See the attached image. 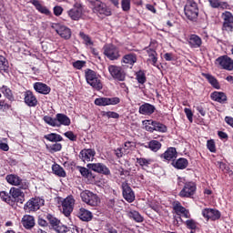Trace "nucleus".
Wrapping results in <instances>:
<instances>
[{
    "mask_svg": "<svg viewBox=\"0 0 233 233\" xmlns=\"http://www.w3.org/2000/svg\"><path fill=\"white\" fill-rule=\"evenodd\" d=\"M172 165L178 170H184V168L188 167V160H187V158H178L177 160H174Z\"/></svg>",
    "mask_w": 233,
    "mask_h": 233,
    "instance_id": "obj_32",
    "label": "nucleus"
},
{
    "mask_svg": "<svg viewBox=\"0 0 233 233\" xmlns=\"http://www.w3.org/2000/svg\"><path fill=\"white\" fill-rule=\"evenodd\" d=\"M161 143L157 140H151L147 143V146H145L146 148H150L152 152L161 150Z\"/></svg>",
    "mask_w": 233,
    "mask_h": 233,
    "instance_id": "obj_38",
    "label": "nucleus"
},
{
    "mask_svg": "<svg viewBox=\"0 0 233 233\" xmlns=\"http://www.w3.org/2000/svg\"><path fill=\"white\" fill-rule=\"evenodd\" d=\"M210 97L212 101H216L217 103L225 104L227 103V94L224 92L214 91L211 93Z\"/></svg>",
    "mask_w": 233,
    "mask_h": 233,
    "instance_id": "obj_27",
    "label": "nucleus"
},
{
    "mask_svg": "<svg viewBox=\"0 0 233 233\" xmlns=\"http://www.w3.org/2000/svg\"><path fill=\"white\" fill-rule=\"evenodd\" d=\"M77 168L83 177H92V171H90V168L83 167L81 166H78Z\"/></svg>",
    "mask_w": 233,
    "mask_h": 233,
    "instance_id": "obj_44",
    "label": "nucleus"
},
{
    "mask_svg": "<svg viewBox=\"0 0 233 233\" xmlns=\"http://www.w3.org/2000/svg\"><path fill=\"white\" fill-rule=\"evenodd\" d=\"M181 223H183V218H181V217L179 216H174L173 218V225L174 227H179V225H181Z\"/></svg>",
    "mask_w": 233,
    "mask_h": 233,
    "instance_id": "obj_60",
    "label": "nucleus"
},
{
    "mask_svg": "<svg viewBox=\"0 0 233 233\" xmlns=\"http://www.w3.org/2000/svg\"><path fill=\"white\" fill-rule=\"evenodd\" d=\"M61 148H63V146L59 143H56V144H53L52 146H50V149L53 152H60Z\"/></svg>",
    "mask_w": 233,
    "mask_h": 233,
    "instance_id": "obj_61",
    "label": "nucleus"
},
{
    "mask_svg": "<svg viewBox=\"0 0 233 233\" xmlns=\"http://www.w3.org/2000/svg\"><path fill=\"white\" fill-rule=\"evenodd\" d=\"M45 205V199L39 198H33L29 199L24 206L25 212H35Z\"/></svg>",
    "mask_w": 233,
    "mask_h": 233,
    "instance_id": "obj_8",
    "label": "nucleus"
},
{
    "mask_svg": "<svg viewBox=\"0 0 233 233\" xmlns=\"http://www.w3.org/2000/svg\"><path fill=\"white\" fill-rule=\"evenodd\" d=\"M31 3L35 5V9L40 12V14L50 15V10H48L46 6L41 5V3L38 0H31Z\"/></svg>",
    "mask_w": 233,
    "mask_h": 233,
    "instance_id": "obj_33",
    "label": "nucleus"
},
{
    "mask_svg": "<svg viewBox=\"0 0 233 233\" xmlns=\"http://www.w3.org/2000/svg\"><path fill=\"white\" fill-rule=\"evenodd\" d=\"M56 127H59L61 125L64 127H70V117L65 114L58 113L56 115Z\"/></svg>",
    "mask_w": 233,
    "mask_h": 233,
    "instance_id": "obj_25",
    "label": "nucleus"
},
{
    "mask_svg": "<svg viewBox=\"0 0 233 233\" xmlns=\"http://www.w3.org/2000/svg\"><path fill=\"white\" fill-rule=\"evenodd\" d=\"M137 80L140 85H145V83H147V76L145 75V72L141 70L137 72Z\"/></svg>",
    "mask_w": 233,
    "mask_h": 233,
    "instance_id": "obj_46",
    "label": "nucleus"
},
{
    "mask_svg": "<svg viewBox=\"0 0 233 233\" xmlns=\"http://www.w3.org/2000/svg\"><path fill=\"white\" fill-rule=\"evenodd\" d=\"M176 157H177L176 147H168L160 155V158L163 159V161H175Z\"/></svg>",
    "mask_w": 233,
    "mask_h": 233,
    "instance_id": "obj_21",
    "label": "nucleus"
},
{
    "mask_svg": "<svg viewBox=\"0 0 233 233\" xmlns=\"http://www.w3.org/2000/svg\"><path fill=\"white\" fill-rule=\"evenodd\" d=\"M147 52L149 57L147 61H151L153 66H157V53L156 52V50L149 48L147 50Z\"/></svg>",
    "mask_w": 233,
    "mask_h": 233,
    "instance_id": "obj_39",
    "label": "nucleus"
},
{
    "mask_svg": "<svg viewBox=\"0 0 233 233\" xmlns=\"http://www.w3.org/2000/svg\"><path fill=\"white\" fill-rule=\"evenodd\" d=\"M184 112L189 121V123H192L194 121L193 117H194V113H192V109L190 108H185Z\"/></svg>",
    "mask_w": 233,
    "mask_h": 233,
    "instance_id": "obj_57",
    "label": "nucleus"
},
{
    "mask_svg": "<svg viewBox=\"0 0 233 233\" xmlns=\"http://www.w3.org/2000/svg\"><path fill=\"white\" fill-rule=\"evenodd\" d=\"M184 12L186 17L189 21H196L198 15H199V8L198 7V3L194 0H187L184 7Z\"/></svg>",
    "mask_w": 233,
    "mask_h": 233,
    "instance_id": "obj_1",
    "label": "nucleus"
},
{
    "mask_svg": "<svg viewBox=\"0 0 233 233\" xmlns=\"http://www.w3.org/2000/svg\"><path fill=\"white\" fill-rule=\"evenodd\" d=\"M196 183L194 182H187L184 185V187L179 192L180 198H192L196 194L197 190Z\"/></svg>",
    "mask_w": 233,
    "mask_h": 233,
    "instance_id": "obj_12",
    "label": "nucleus"
},
{
    "mask_svg": "<svg viewBox=\"0 0 233 233\" xmlns=\"http://www.w3.org/2000/svg\"><path fill=\"white\" fill-rule=\"evenodd\" d=\"M24 101L27 106H37V98L30 90H27L24 93Z\"/></svg>",
    "mask_w": 233,
    "mask_h": 233,
    "instance_id": "obj_22",
    "label": "nucleus"
},
{
    "mask_svg": "<svg viewBox=\"0 0 233 233\" xmlns=\"http://www.w3.org/2000/svg\"><path fill=\"white\" fill-rule=\"evenodd\" d=\"M44 121L50 127H56L57 125V120L56 118H52V116H45Z\"/></svg>",
    "mask_w": 233,
    "mask_h": 233,
    "instance_id": "obj_49",
    "label": "nucleus"
},
{
    "mask_svg": "<svg viewBox=\"0 0 233 233\" xmlns=\"http://www.w3.org/2000/svg\"><path fill=\"white\" fill-rule=\"evenodd\" d=\"M137 163H138V165H140V167H148V165H150V163H152V159H147V158H137Z\"/></svg>",
    "mask_w": 233,
    "mask_h": 233,
    "instance_id": "obj_52",
    "label": "nucleus"
},
{
    "mask_svg": "<svg viewBox=\"0 0 233 233\" xmlns=\"http://www.w3.org/2000/svg\"><path fill=\"white\" fill-rule=\"evenodd\" d=\"M102 116L105 117H108V119H119V115L114 111H104Z\"/></svg>",
    "mask_w": 233,
    "mask_h": 233,
    "instance_id": "obj_47",
    "label": "nucleus"
},
{
    "mask_svg": "<svg viewBox=\"0 0 233 233\" xmlns=\"http://www.w3.org/2000/svg\"><path fill=\"white\" fill-rule=\"evenodd\" d=\"M1 92L4 94L5 97L9 99V101H14V95L12 94V90L8 88L6 86H3L1 87Z\"/></svg>",
    "mask_w": 233,
    "mask_h": 233,
    "instance_id": "obj_42",
    "label": "nucleus"
},
{
    "mask_svg": "<svg viewBox=\"0 0 233 233\" xmlns=\"http://www.w3.org/2000/svg\"><path fill=\"white\" fill-rule=\"evenodd\" d=\"M56 32L63 39H70V37H72V31L70 30V28H68V27H66L65 25H59L56 29Z\"/></svg>",
    "mask_w": 233,
    "mask_h": 233,
    "instance_id": "obj_26",
    "label": "nucleus"
},
{
    "mask_svg": "<svg viewBox=\"0 0 233 233\" xmlns=\"http://www.w3.org/2000/svg\"><path fill=\"white\" fill-rule=\"evenodd\" d=\"M121 103V99L119 97H99L95 99V105L96 106H108L110 105H119Z\"/></svg>",
    "mask_w": 233,
    "mask_h": 233,
    "instance_id": "obj_11",
    "label": "nucleus"
},
{
    "mask_svg": "<svg viewBox=\"0 0 233 233\" xmlns=\"http://www.w3.org/2000/svg\"><path fill=\"white\" fill-rule=\"evenodd\" d=\"M68 15L73 21H79L83 15V10L79 7H74L68 11Z\"/></svg>",
    "mask_w": 233,
    "mask_h": 233,
    "instance_id": "obj_30",
    "label": "nucleus"
},
{
    "mask_svg": "<svg viewBox=\"0 0 233 233\" xmlns=\"http://www.w3.org/2000/svg\"><path fill=\"white\" fill-rule=\"evenodd\" d=\"M86 167L89 168V170H93V172H96L97 174L110 176V169L103 163L87 164Z\"/></svg>",
    "mask_w": 233,
    "mask_h": 233,
    "instance_id": "obj_13",
    "label": "nucleus"
},
{
    "mask_svg": "<svg viewBox=\"0 0 233 233\" xmlns=\"http://www.w3.org/2000/svg\"><path fill=\"white\" fill-rule=\"evenodd\" d=\"M80 231H81V228H77L76 226H71L67 228V232L79 233Z\"/></svg>",
    "mask_w": 233,
    "mask_h": 233,
    "instance_id": "obj_63",
    "label": "nucleus"
},
{
    "mask_svg": "<svg viewBox=\"0 0 233 233\" xmlns=\"http://www.w3.org/2000/svg\"><path fill=\"white\" fill-rule=\"evenodd\" d=\"M104 55L106 56L107 59H110V61H116V59L121 57L119 47L112 44L104 46Z\"/></svg>",
    "mask_w": 233,
    "mask_h": 233,
    "instance_id": "obj_9",
    "label": "nucleus"
},
{
    "mask_svg": "<svg viewBox=\"0 0 233 233\" xmlns=\"http://www.w3.org/2000/svg\"><path fill=\"white\" fill-rule=\"evenodd\" d=\"M218 136L220 139H224V141H228V135L226 132L223 131H218Z\"/></svg>",
    "mask_w": 233,
    "mask_h": 233,
    "instance_id": "obj_62",
    "label": "nucleus"
},
{
    "mask_svg": "<svg viewBox=\"0 0 233 233\" xmlns=\"http://www.w3.org/2000/svg\"><path fill=\"white\" fill-rule=\"evenodd\" d=\"M108 72L113 79H116V81H125V73L121 66L111 65L108 66Z\"/></svg>",
    "mask_w": 233,
    "mask_h": 233,
    "instance_id": "obj_16",
    "label": "nucleus"
},
{
    "mask_svg": "<svg viewBox=\"0 0 233 233\" xmlns=\"http://www.w3.org/2000/svg\"><path fill=\"white\" fill-rule=\"evenodd\" d=\"M130 3H131V0L121 1V8L123 12H130Z\"/></svg>",
    "mask_w": 233,
    "mask_h": 233,
    "instance_id": "obj_51",
    "label": "nucleus"
},
{
    "mask_svg": "<svg viewBox=\"0 0 233 233\" xmlns=\"http://www.w3.org/2000/svg\"><path fill=\"white\" fill-rule=\"evenodd\" d=\"M9 194L16 203H20V205L25 203V193L20 187H11Z\"/></svg>",
    "mask_w": 233,
    "mask_h": 233,
    "instance_id": "obj_18",
    "label": "nucleus"
},
{
    "mask_svg": "<svg viewBox=\"0 0 233 233\" xmlns=\"http://www.w3.org/2000/svg\"><path fill=\"white\" fill-rule=\"evenodd\" d=\"M137 61V56L134 53L127 54L122 58V63H125L126 65H134Z\"/></svg>",
    "mask_w": 233,
    "mask_h": 233,
    "instance_id": "obj_36",
    "label": "nucleus"
},
{
    "mask_svg": "<svg viewBox=\"0 0 233 233\" xmlns=\"http://www.w3.org/2000/svg\"><path fill=\"white\" fill-rule=\"evenodd\" d=\"M106 207L110 210H116V199L110 198L106 200Z\"/></svg>",
    "mask_w": 233,
    "mask_h": 233,
    "instance_id": "obj_59",
    "label": "nucleus"
},
{
    "mask_svg": "<svg viewBox=\"0 0 233 233\" xmlns=\"http://www.w3.org/2000/svg\"><path fill=\"white\" fill-rule=\"evenodd\" d=\"M215 65L221 70H227L228 72H232L233 70V60L227 55L218 56L215 60Z\"/></svg>",
    "mask_w": 233,
    "mask_h": 233,
    "instance_id": "obj_5",
    "label": "nucleus"
},
{
    "mask_svg": "<svg viewBox=\"0 0 233 233\" xmlns=\"http://www.w3.org/2000/svg\"><path fill=\"white\" fill-rule=\"evenodd\" d=\"M209 5L212 8H222L225 10L228 6V4L226 2H221V0H208Z\"/></svg>",
    "mask_w": 233,
    "mask_h": 233,
    "instance_id": "obj_40",
    "label": "nucleus"
},
{
    "mask_svg": "<svg viewBox=\"0 0 233 233\" xmlns=\"http://www.w3.org/2000/svg\"><path fill=\"white\" fill-rule=\"evenodd\" d=\"M5 179L9 185H12L13 187H18V188H21L22 190H28V187L30 183H28V180L21 178L19 176L15 174H10L5 177Z\"/></svg>",
    "mask_w": 233,
    "mask_h": 233,
    "instance_id": "obj_4",
    "label": "nucleus"
},
{
    "mask_svg": "<svg viewBox=\"0 0 233 233\" xmlns=\"http://www.w3.org/2000/svg\"><path fill=\"white\" fill-rule=\"evenodd\" d=\"M91 5L94 6L93 12L95 14H99L100 15H105L106 17L112 15V9H110L106 4L101 2V0L98 2L91 1Z\"/></svg>",
    "mask_w": 233,
    "mask_h": 233,
    "instance_id": "obj_6",
    "label": "nucleus"
},
{
    "mask_svg": "<svg viewBox=\"0 0 233 233\" xmlns=\"http://www.w3.org/2000/svg\"><path fill=\"white\" fill-rule=\"evenodd\" d=\"M78 218L82 221H92V212H90L87 209H85V208H81L78 212Z\"/></svg>",
    "mask_w": 233,
    "mask_h": 233,
    "instance_id": "obj_31",
    "label": "nucleus"
},
{
    "mask_svg": "<svg viewBox=\"0 0 233 233\" xmlns=\"http://www.w3.org/2000/svg\"><path fill=\"white\" fill-rule=\"evenodd\" d=\"M142 125L147 132H161L165 134L167 130V127L164 124L155 120H143Z\"/></svg>",
    "mask_w": 233,
    "mask_h": 233,
    "instance_id": "obj_3",
    "label": "nucleus"
},
{
    "mask_svg": "<svg viewBox=\"0 0 233 233\" xmlns=\"http://www.w3.org/2000/svg\"><path fill=\"white\" fill-rule=\"evenodd\" d=\"M62 205V213L66 218H68L72 212H74V206L76 205V199L72 195L67 196L61 201Z\"/></svg>",
    "mask_w": 233,
    "mask_h": 233,
    "instance_id": "obj_7",
    "label": "nucleus"
},
{
    "mask_svg": "<svg viewBox=\"0 0 233 233\" xmlns=\"http://www.w3.org/2000/svg\"><path fill=\"white\" fill-rule=\"evenodd\" d=\"M44 137L46 141H50L51 143H59V141H63V137L57 133H50L45 135Z\"/></svg>",
    "mask_w": 233,
    "mask_h": 233,
    "instance_id": "obj_35",
    "label": "nucleus"
},
{
    "mask_svg": "<svg viewBox=\"0 0 233 233\" xmlns=\"http://www.w3.org/2000/svg\"><path fill=\"white\" fill-rule=\"evenodd\" d=\"M128 218H130L131 219H134V221H136L137 223H143V216H141V214H139V212L133 210L127 213Z\"/></svg>",
    "mask_w": 233,
    "mask_h": 233,
    "instance_id": "obj_41",
    "label": "nucleus"
},
{
    "mask_svg": "<svg viewBox=\"0 0 233 233\" xmlns=\"http://www.w3.org/2000/svg\"><path fill=\"white\" fill-rule=\"evenodd\" d=\"M85 65H86V62L83 60H77L73 63V66L74 68H76V70H81V68H83Z\"/></svg>",
    "mask_w": 233,
    "mask_h": 233,
    "instance_id": "obj_56",
    "label": "nucleus"
},
{
    "mask_svg": "<svg viewBox=\"0 0 233 233\" xmlns=\"http://www.w3.org/2000/svg\"><path fill=\"white\" fill-rule=\"evenodd\" d=\"M79 157L82 161H84V163L94 161V157H96V150L92 148L82 149L80 151Z\"/></svg>",
    "mask_w": 233,
    "mask_h": 233,
    "instance_id": "obj_20",
    "label": "nucleus"
},
{
    "mask_svg": "<svg viewBox=\"0 0 233 233\" xmlns=\"http://www.w3.org/2000/svg\"><path fill=\"white\" fill-rule=\"evenodd\" d=\"M139 114L142 116H152L156 112V106L154 105L145 103L139 106Z\"/></svg>",
    "mask_w": 233,
    "mask_h": 233,
    "instance_id": "obj_23",
    "label": "nucleus"
},
{
    "mask_svg": "<svg viewBox=\"0 0 233 233\" xmlns=\"http://www.w3.org/2000/svg\"><path fill=\"white\" fill-rule=\"evenodd\" d=\"M203 76L208 79V83L213 86V88H216L217 90H219L221 88V86H219V82L214 76L210 74H203Z\"/></svg>",
    "mask_w": 233,
    "mask_h": 233,
    "instance_id": "obj_34",
    "label": "nucleus"
},
{
    "mask_svg": "<svg viewBox=\"0 0 233 233\" xmlns=\"http://www.w3.org/2000/svg\"><path fill=\"white\" fill-rule=\"evenodd\" d=\"M79 35L81 38H83V40L85 41L87 46H92V45H94V42H92V39L90 38V36H88V35H86L85 33L80 32Z\"/></svg>",
    "mask_w": 233,
    "mask_h": 233,
    "instance_id": "obj_50",
    "label": "nucleus"
},
{
    "mask_svg": "<svg viewBox=\"0 0 233 233\" xmlns=\"http://www.w3.org/2000/svg\"><path fill=\"white\" fill-rule=\"evenodd\" d=\"M86 81L90 86L96 88V90H101L103 88V84L99 79L97 73L92 69H86L85 71Z\"/></svg>",
    "mask_w": 233,
    "mask_h": 233,
    "instance_id": "obj_2",
    "label": "nucleus"
},
{
    "mask_svg": "<svg viewBox=\"0 0 233 233\" xmlns=\"http://www.w3.org/2000/svg\"><path fill=\"white\" fill-rule=\"evenodd\" d=\"M55 230H56L57 233H66V232H68V227H66V226H65V225L58 224V225L55 228Z\"/></svg>",
    "mask_w": 233,
    "mask_h": 233,
    "instance_id": "obj_55",
    "label": "nucleus"
},
{
    "mask_svg": "<svg viewBox=\"0 0 233 233\" xmlns=\"http://www.w3.org/2000/svg\"><path fill=\"white\" fill-rule=\"evenodd\" d=\"M22 225L27 230H30V228H34V227H35V219L30 215H25L22 218Z\"/></svg>",
    "mask_w": 233,
    "mask_h": 233,
    "instance_id": "obj_28",
    "label": "nucleus"
},
{
    "mask_svg": "<svg viewBox=\"0 0 233 233\" xmlns=\"http://www.w3.org/2000/svg\"><path fill=\"white\" fill-rule=\"evenodd\" d=\"M202 216L208 221V219H211V221H218V219L221 218V212L214 208H205L202 210Z\"/></svg>",
    "mask_w": 233,
    "mask_h": 233,
    "instance_id": "obj_17",
    "label": "nucleus"
},
{
    "mask_svg": "<svg viewBox=\"0 0 233 233\" xmlns=\"http://www.w3.org/2000/svg\"><path fill=\"white\" fill-rule=\"evenodd\" d=\"M46 219L47 221H49L50 225L53 228H56L58 225H61V221L59 219H57L56 217H54L53 215L48 214L46 216Z\"/></svg>",
    "mask_w": 233,
    "mask_h": 233,
    "instance_id": "obj_45",
    "label": "nucleus"
},
{
    "mask_svg": "<svg viewBox=\"0 0 233 233\" xmlns=\"http://www.w3.org/2000/svg\"><path fill=\"white\" fill-rule=\"evenodd\" d=\"M54 14H55V15H61V14H63V7L55 6L54 7Z\"/></svg>",
    "mask_w": 233,
    "mask_h": 233,
    "instance_id": "obj_64",
    "label": "nucleus"
},
{
    "mask_svg": "<svg viewBox=\"0 0 233 233\" xmlns=\"http://www.w3.org/2000/svg\"><path fill=\"white\" fill-rule=\"evenodd\" d=\"M190 48H201L203 40L198 35H190L187 40Z\"/></svg>",
    "mask_w": 233,
    "mask_h": 233,
    "instance_id": "obj_24",
    "label": "nucleus"
},
{
    "mask_svg": "<svg viewBox=\"0 0 233 233\" xmlns=\"http://www.w3.org/2000/svg\"><path fill=\"white\" fill-rule=\"evenodd\" d=\"M121 187L124 199H126L127 203H134V200L136 199V195L134 194V191L132 190V187H130L128 183L123 182Z\"/></svg>",
    "mask_w": 233,
    "mask_h": 233,
    "instance_id": "obj_14",
    "label": "nucleus"
},
{
    "mask_svg": "<svg viewBox=\"0 0 233 233\" xmlns=\"http://www.w3.org/2000/svg\"><path fill=\"white\" fill-rule=\"evenodd\" d=\"M64 136L67 137V139H69L70 141H77V136H76L72 131L66 132Z\"/></svg>",
    "mask_w": 233,
    "mask_h": 233,
    "instance_id": "obj_58",
    "label": "nucleus"
},
{
    "mask_svg": "<svg viewBox=\"0 0 233 233\" xmlns=\"http://www.w3.org/2000/svg\"><path fill=\"white\" fill-rule=\"evenodd\" d=\"M52 170H53V174H55L56 176H58V177H66V172L58 164L53 165Z\"/></svg>",
    "mask_w": 233,
    "mask_h": 233,
    "instance_id": "obj_37",
    "label": "nucleus"
},
{
    "mask_svg": "<svg viewBox=\"0 0 233 233\" xmlns=\"http://www.w3.org/2000/svg\"><path fill=\"white\" fill-rule=\"evenodd\" d=\"M8 72V61L5 56H0V73Z\"/></svg>",
    "mask_w": 233,
    "mask_h": 233,
    "instance_id": "obj_43",
    "label": "nucleus"
},
{
    "mask_svg": "<svg viewBox=\"0 0 233 233\" xmlns=\"http://www.w3.org/2000/svg\"><path fill=\"white\" fill-rule=\"evenodd\" d=\"M0 198H1V199H3V201H5V203H8V205H10L11 203L14 202L12 200V197L5 191L0 192Z\"/></svg>",
    "mask_w": 233,
    "mask_h": 233,
    "instance_id": "obj_48",
    "label": "nucleus"
},
{
    "mask_svg": "<svg viewBox=\"0 0 233 233\" xmlns=\"http://www.w3.org/2000/svg\"><path fill=\"white\" fill-rule=\"evenodd\" d=\"M173 210L175 211L177 216H182V218H186V219H190V211H188V209H186L180 202L177 201L173 204Z\"/></svg>",
    "mask_w": 233,
    "mask_h": 233,
    "instance_id": "obj_19",
    "label": "nucleus"
},
{
    "mask_svg": "<svg viewBox=\"0 0 233 233\" xmlns=\"http://www.w3.org/2000/svg\"><path fill=\"white\" fill-rule=\"evenodd\" d=\"M207 148L209 152L215 153L216 152V142L214 140H208L207 142Z\"/></svg>",
    "mask_w": 233,
    "mask_h": 233,
    "instance_id": "obj_54",
    "label": "nucleus"
},
{
    "mask_svg": "<svg viewBox=\"0 0 233 233\" xmlns=\"http://www.w3.org/2000/svg\"><path fill=\"white\" fill-rule=\"evenodd\" d=\"M34 89L35 90V92H38V94H44V96L50 94V90H51L50 86L41 82L35 83Z\"/></svg>",
    "mask_w": 233,
    "mask_h": 233,
    "instance_id": "obj_29",
    "label": "nucleus"
},
{
    "mask_svg": "<svg viewBox=\"0 0 233 233\" xmlns=\"http://www.w3.org/2000/svg\"><path fill=\"white\" fill-rule=\"evenodd\" d=\"M82 201L86 203V205H90V207H97L99 203V197L90 191H84L81 193Z\"/></svg>",
    "mask_w": 233,
    "mask_h": 233,
    "instance_id": "obj_10",
    "label": "nucleus"
},
{
    "mask_svg": "<svg viewBox=\"0 0 233 233\" xmlns=\"http://www.w3.org/2000/svg\"><path fill=\"white\" fill-rule=\"evenodd\" d=\"M185 223L187 228H190L191 230H196V228H198V224L194 219H187Z\"/></svg>",
    "mask_w": 233,
    "mask_h": 233,
    "instance_id": "obj_53",
    "label": "nucleus"
},
{
    "mask_svg": "<svg viewBox=\"0 0 233 233\" xmlns=\"http://www.w3.org/2000/svg\"><path fill=\"white\" fill-rule=\"evenodd\" d=\"M223 25L222 30L232 32L233 30V15L229 11L222 13Z\"/></svg>",
    "mask_w": 233,
    "mask_h": 233,
    "instance_id": "obj_15",
    "label": "nucleus"
}]
</instances>
